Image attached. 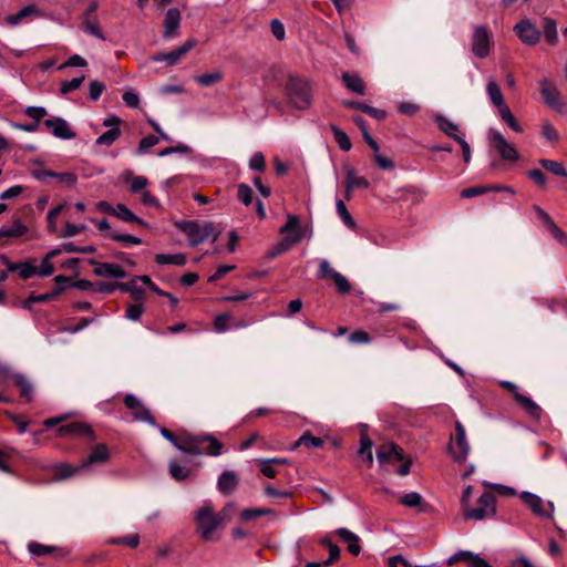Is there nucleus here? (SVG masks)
I'll use <instances>...</instances> for the list:
<instances>
[{
	"label": "nucleus",
	"mask_w": 567,
	"mask_h": 567,
	"mask_svg": "<svg viewBox=\"0 0 567 567\" xmlns=\"http://www.w3.org/2000/svg\"><path fill=\"white\" fill-rule=\"evenodd\" d=\"M196 45V40L190 39L176 50L168 53H158L152 58L155 62H166L168 65L176 64L183 55L190 51Z\"/></svg>",
	"instance_id": "4468645a"
},
{
	"label": "nucleus",
	"mask_w": 567,
	"mask_h": 567,
	"mask_svg": "<svg viewBox=\"0 0 567 567\" xmlns=\"http://www.w3.org/2000/svg\"><path fill=\"white\" fill-rule=\"evenodd\" d=\"M491 40L487 30L478 25L474 29L472 39V51L475 56L484 59L489 54Z\"/></svg>",
	"instance_id": "9d476101"
},
{
	"label": "nucleus",
	"mask_w": 567,
	"mask_h": 567,
	"mask_svg": "<svg viewBox=\"0 0 567 567\" xmlns=\"http://www.w3.org/2000/svg\"><path fill=\"white\" fill-rule=\"evenodd\" d=\"M259 468L260 472L269 478H274L278 473L276 465L270 461V458L260 460Z\"/></svg>",
	"instance_id": "13d9d810"
},
{
	"label": "nucleus",
	"mask_w": 567,
	"mask_h": 567,
	"mask_svg": "<svg viewBox=\"0 0 567 567\" xmlns=\"http://www.w3.org/2000/svg\"><path fill=\"white\" fill-rule=\"evenodd\" d=\"M372 441L367 437L362 436L360 440V449L359 454L364 457V461L368 463L369 466L373 463V454H372Z\"/></svg>",
	"instance_id": "79ce46f5"
},
{
	"label": "nucleus",
	"mask_w": 567,
	"mask_h": 567,
	"mask_svg": "<svg viewBox=\"0 0 567 567\" xmlns=\"http://www.w3.org/2000/svg\"><path fill=\"white\" fill-rule=\"evenodd\" d=\"M82 28L90 35L100 40H105L103 33L100 30V23L96 20L85 19L82 23Z\"/></svg>",
	"instance_id": "8fccbe9b"
},
{
	"label": "nucleus",
	"mask_w": 567,
	"mask_h": 567,
	"mask_svg": "<svg viewBox=\"0 0 567 567\" xmlns=\"http://www.w3.org/2000/svg\"><path fill=\"white\" fill-rule=\"evenodd\" d=\"M539 164L554 175L567 177V172L560 162L543 158Z\"/></svg>",
	"instance_id": "a19ab883"
},
{
	"label": "nucleus",
	"mask_w": 567,
	"mask_h": 567,
	"mask_svg": "<svg viewBox=\"0 0 567 567\" xmlns=\"http://www.w3.org/2000/svg\"><path fill=\"white\" fill-rule=\"evenodd\" d=\"M42 16H43V13H42L41 9L37 4L31 3V4H28L23 8H21L18 13L8 16L6 18V21L10 25L14 27V25H18L19 23H21L25 19H35V18H40Z\"/></svg>",
	"instance_id": "aec40b11"
},
{
	"label": "nucleus",
	"mask_w": 567,
	"mask_h": 567,
	"mask_svg": "<svg viewBox=\"0 0 567 567\" xmlns=\"http://www.w3.org/2000/svg\"><path fill=\"white\" fill-rule=\"evenodd\" d=\"M83 471L82 465L73 466L66 463L55 464L53 473L56 480H66Z\"/></svg>",
	"instance_id": "473e14b6"
},
{
	"label": "nucleus",
	"mask_w": 567,
	"mask_h": 567,
	"mask_svg": "<svg viewBox=\"0 0 567 567\" xmlns=\"http://www.w3.org/2000/svg\"><path fill=\"white\" fill-rule=\"evenodd\" d=\"M58 435L60 437L89 436L92 440L94 439L91 426L82 422H74L59 427Z\"/></svg>",
	"instance_id": "dca6fc26"
},
{
	"label": "nucleus",
	"mask_w": 567,
	"mask_h": 567,
	"mask_svg": "<svg viewBox=\"0 0 567 567\" xmlns=\"http://www.w3.org/2000/svg\"><path fill=\"white\" fill-rule=\"evenodd\" d=\"M110 460V452L105 444L94 446L87 457L81 463L83 471H86L93 464H104Z\"/></svg>",
	"instance_id": "4be33fe9"
},
{
	"label": "nucleus",
	"mask_w": 567,
	"mask_h": 567,
	"mask_svg": "<svg viewBox=\"0 0 567 567\" xmlns=\"http://www.w3.org/2000/svg\"><path fill=\"white\" fill-rule=\"evenodd\" d=\"M238 484L237 474L233 471H225L218 478V489L223 494H230Z\"/></svg>",
	"instance_id": "c756f323"
},
{
	"label": "nucleus",
	"mask_w": 567,
	"mask_h": 567,
	"mask_svg": "<svg viewBox=\"0 0 567 567\" xmlns=\"http://www.w3.org/2000/svg\"><path fill=\"white\" fill-rule=\"evenodd\" d=\"M181 12L176 8H171L166 11L164 18V30L163 37L165 39H171L176 35L177 30L181 25Z\"/></svg>",
	"instance_id": "6ab92c4d"
},
{
	"label": "nucleus",
	"mask_w": 567,
	"mask_h": 567,
	"mask_svg": "<svg viewBox=\"0 0 567 567\" xmlns=\"http://www.w3.org/2000/svg\"><path fill=\"white\" fill-rule=\"evenodd\" d=\"M63 208H64V205H58V206L53 207L52 209H50L47 215L48 230L52 234H55L58 231L56 217L59 216V214L62 212Z\"/></svg>",
	"instance_id": "3c124183"
},
{
	"label": "nucleus",
	"mask_w": 567,
	"mask_h": 567,
	"mask_svg": "<svg viewBox=\"0 0 567 567\" xmlns=\"http://www.w3.org/2000/svg\"><path fill=\"white\" fill-rule=\"evenodd\" d=\"M238 199L246 206L250 205L252 202V190L246 184H240L237 190Z\"/></svg>",
	"instance_id": "4d7b16f0"
},
{
	"label": "nucleus",
	"mask_w": 567,
	"mask_h": 567,
	"mask_svg": "<svg viewBox=\"0 0 567 567\" xmlns=\"http://www.w3.org/2000/svg\"><path fill=\"white\" fill-rule=\"evenodd\" d=\"M272 513L274 512L270 508H248V509L241 511L240 519L243 522H249L254 518L270 515Z\"/></svg>",
	"instance_id": "de8ad7c7"
},
{
	"label": "nucleus",
	"mask_w": 567,
	"mask_h": 567,
	"mask_svg": "<svg viewBox=\"0 0 567 567\" xmlns=\"http://www.w3.org/2000/svg\"><path fill=\"white\" fill-rule=\"evenodd\" d=\"M86 230L85 225H74L71 223H66L62 233L58 236L61 238L74 237Z\"/></svg>",
	"instance_id": "864d4df0"
},
{
	"label": "nucleus",
	"mask_w": 567,
	"mask_h": 567,
	"mask_svg": "<svg viewBox=\"0 0 567 567\" xmlns=\"http://www.w3.org/2000/svg\"><path fill=\"white\" fill-rule=\"evenodd\" d=\"M336 209H337V214L339 215V217L341 218V220L350 228H354L355 227V221L354 219L352 218V216L350 215V213L348 212L347 209V206L346 204L343 203V200L341 199H338L337 203H336Z\"/></svg>",
	"instance_id": "49530a36"
},
{
	"label": "nucleus",
	"mask_w": 567,
	"mask_h": 567,
	"mask_svg": "<svg viewBox=\"0 0 567 567\" xmlns=\"http://www.w3.org/2000/svg\"><path fill=\"white\" fill-rule=\"evenodd\" d=\"M155 260L158 265L183 266L186 264V256L184 254H156Z\"/></svg>",
	"instance_id": "c9c22d12"
},
{
	"label": "nucleus",
	"mask_w": 567,
	"mask_h": 567,
	"mask_svg": "<svg viewBox=\"0 0 567 567\" xmlns=\"http://www.w3.org/2000/svg\"><path fill=\"white\" fill-rule=\"evenodd\" d=\"M42 125L49 131L54 137L60 140H72L75 137V132L71 125L62 117L49 116L42 120Z\"/></svg>",
	"instance_id": "6e6552de"
},
{
	"label": "nucleus",
	"mask_w": 567,
	"mask_h": 567,
	"mask_svg": "<svg viewBox=\"0 0 567 567\" xmlns=\"http://www.w3.org/2000/svg\"><path fill=\"white\" fill-rule=\"evenodd\" d=\"M18 272L23 280L38 276L37 266L30 261L20 262Z\"/></svg>",
	"instance_id": "603ef678"
},
{
	"label": "nucleus",
	"mask_w": 567,
	"mask_h": 567,
	"mask_svg": "<svg viewBox=\"0 0 567 567\" xmlns=\"http://www.w3.org/2000/svg\"><path fill=\"white\" fill-rule=\"evenodd\" d=\"M114 216L118 217L125 223H137L140 225L146 226V223L137 217L131 209H128L123 204H117L114 210Z\"/></svg>",
	"instance_id": "f704fd0d"
},
{
	"label": "nucleus",
	"mask_w": 567,
	"mask_h": 567,
	"mask_svg": "<svg viewBox=\"0 0 567 567\" xmlns=\"http://www.w3.org/2000/svg\"><path fill=\"white\" fill-rule=\"evenodd\" d=\"M105 90V85L100 81H91L89 85V94L90 99L93 101H96L102 95L103 91Z\"/></svg>",
	"instance_id": "680f3d73"
},
{
	"label": "nucleus",
	"mask_w": 567,
	"mask_h": 567,
	"mask_svg": "<svg viewBox=\"0 0 567 567\" xmlns=\"http://www.w3.org/2000/svg\"><path fill=\"white\" fill-rule=\"evenodd\" d=\"M29 228L20 218H16L11 225H4L0 228V237L20 238L28 234Z\"/></svg>",
	"instance_id": "bb28decb"
},
{
	"label": "nucleus",
	"mask_w": 567,
	"mask_h": 567,
	"mask_svg": "<svg viewBox=\"0 0 567 567\" xmlns=\"http://www.w3.org/2000/svg\"><path fill=\"white\" fill-rule=\"evenodd\" d=\"M221 447L223 444L212 435H187L182 439L179 451L192 455L207 453L218 456Z\"/></svg>",
	"instance_id": "f03ea898"
},
{
	"label": "nucleus",
	"mask_w": 567,
	"mask_h": 567,
	"mask_svg": "<svg viewBox=\"0 0 567 567\" xmlns=\"http://www.w3.org/2000/svg\"><path fill=\"white\" fill-rule=\"evenodd\" d=\"M542 135L549 142L560 138L558 131L547 122L542 125Z\"/></svg>",
	"instance_id": "338daca9"
},
{
	"label": "nucleus",
	"mask_w": 567,
	"mask_h": 567,
	"mask_svg": "<svg viewBox=\"0 0 567 567\" xmlns=\"http://www.w3.org/2000/svg\"><path fill=\"white\" fill-rule=\"evenodd\" d=\"M547 229L560 245L567 247V235L555 223H549Z\"/></svg>",
	"instance_id": "e2e57ef3"
},
{
	"label": "nucleus",
	"mask_w": 567,
	"mask_h": 567,
	"mask_svg": "<svg viewBox=\"0 0 567 567\" xmlns=\"http://www.w3.org/2000/svg\"><path fill=\"white\" fill-rule=\"evenodd\" d=\"M117 288L122 291L130 292L136 300H142L144 297V289L137 286V281H134V278L128 282L117 284Z\"/></svg>",
	"instance_id": "ea45409f"
},
{
	"label": "nucleus",
	"mask_w": 567,
	"mask_h": 567,
	"mask_svg": "<svg viewBox=\"0 0 567 567\" xmlns=\"http://www.w3.org/2000/svg\"><path fill=\"white\" fill-rule=\"evenodd\" d=\"M491 189L492 188L488 186H472V187L463 189L461 192V197L462 198H472V197L481 196L485 193L491 192Z\"/></svg>",
	"instance_id": "6e6d98bb"
},
{
	"label": "nucleus",
	"mask_w": 567,
	"mask_h": 567,
	"mask_svg": "<svg viewBox=\"0 0 567 567\" xmlns=\"http://www.w3.org/2000/svg\"><path fill=\"white\" fill-rule=\"evenodd\" d=\"M121 120L117 116H111L104 121V126L109 127L95 142H114L121 136Z\"/></svg>",
	"instance_id": "a878e982"
},
{
	"label": "nucleus",
	"mask_w": 567,
	"mask_h": 567,
	"mask_svg": "<svg viewBox=\"0 0 567 567\" xmlns=\"http://www.w3.org/2000/svg\"><path fill=\"white\" fill-rule=\"evenodd\" d=\"M286 92L290 105L297 110H306L311 105L312 85L310 81L290 76L286 84Z\"/></svg>",
	"instance_id": "7ed1b4c3"
},
{
	"label": "nucleus",
	"mask_w": 567,
	"mask_h": 567,
	"mask_svg": "<svg viewBox=\"0 0 567 567\" xmlns=\"http://www.w3.org/2000/svg\"><path fill=\"white\" fill-rule=\"evenodd\" d=\"M540 94L544 102L551 109L560 110L561 102L557 89L550 83L549 80L543 79L539 81Z\"/></svg>",
	"instance_id": "f3484780"
},
{
	"label": "nucleus",
	"mask_w": 567,
	"mask_h": 567,
	"mask_svg": "<svg viewBox=\"0 0 567 567\" xmlns=\"http://www.w3.org/2000/svg\"><path fill=\"white\" fill-rule=\"evenodd\" d=\"M542 27H543V33H544L545 40L550 45H556L558 42V32H557L556 21L551 18L546 17L543 19Z\"/></svg>",
	"instance_id": "2f4dec72"
},
{
	"label": "nucleus",
	"mask_w": 567,
	"mask_h": 567,
	"mask_svg": "<svg viewBox=\"0 0 567 567\" xmlns=\"http://www.w3.org/2000/svg\"><path fill=\"white\" fill-rule=\"evenodd\" d=\"M143 311H144V308H143L142 303H133L127 307L125 317L128 320L136 321L141 318Z\"/></svg>",
	"instance_id": "774afa93"
},
{
	"label": "nucleus",
	"mask_w": 567,
	"mask_h": 567,
	"mask_svg": "<svg viewBox=\"0 0 567 567\" xmlns=\"http://www.w3.org/2000/svg\"><path fill=\"white\" fill-rule=\"evenodd\" d=\"M514 30L525 44L535 45L540 40V31L529 20L519 21L515 24Z\"/></svg>",
	"instance_id": "f8f14e48"
},
{
	"label": "nucleus",
	"mask_w": 567,
	"mask_h": 567,
	"mask_svg": "<svg viewBox=\"0 0 567 567\" xmlns=\"http://www.w3.org/2000/svg\"><path fill=\"white\" fill-rule=\"evenodd\" d=\"M83 81H84V75H81L79 78H74V79H72L70 81H64L62 83V85H61V92L63 94H66V93H70L72 91H75V90H78L81 86Z\"/></svg>",
	"instance_id": "bf43d9fd"
},
{
	"label": "nucleus",
	"mask_w": 567,
	"mask_h": 567,
	"mask_svg": "<svg viewBox=\"0 0 567 567\" xmlns=\"http://www.w3.org/2000/svg\"><path fill=\"white\" fill-rule=\"evenodd\" d=\"M38 276L49 277L54 272V266L52 261L45 257L40 262V266L37 267Z\"/></svg>",
	"instance_id": "69168bd1"
},
{
	"label": "nucleus",
	"mask_w": 567,
	"mask_h": 567,
	"mask_svg": "<svg viewBox=\"0 0 567 567\" xmlns=\"http://www.w3.org/2000/svg\"><path fill=\"white\" fill-rule=\"evenodd\" d=\"M169 473L176 481H183L188 477L189 470L187 466L179 464L177 461L169 462Z\"/></svg>",
	"instance_id": "c03bdc74"
},
{
	"label": "nucleus",
	"mask_w": 567,
	"mask_h": 567,
	"mask_svg": "<svg viewBox=\"0 0 567 567\" xmlns=\"http://www.w3.org/2000/svg\"><path fill=\"white\" fill-rule=\"evenodd\" d=\"M333 281L336 284V287L341 293H347L351 290V285L347 280V278L341 275L340 272L333 274Z\"/></svg>",
	"instance_id": "0e129e2a"
},
{
	"label": "nucleus",
	"mask_w": 567,
	"mask_h": 567,
	"mask_svg": "<svg viewBox=\"0 0 567 567\" xmlns=\"http://www.w3.org/2000/svg\"><path fill=\"white\" fill-rule=\"evenodd\" d=\"M522 501L533 511V513L543 518H549L554 513L553 502L544 503L542 497L530 492H523L520 494Z\"/></svg>",
	"instance_id": "1a4fd4ad"
},
{
	"label": "nucleus",
	"mask_w": 567,
	"mask_h": 567,
	"mask_svg": "<svg viewBox=\"0 0 567 567\" xmlns=\"http://www.w3.org/2000/svg\"><path fill=\"white\" fill-rule=\"evenodd\" d=\"M344 104L350 107L361 110L377 120H383L385 117V112L383 110L375 109L360 102H346Z\"/></svg>",
	"instance_id": "58836bf2"
},
{
	"label": "nucleus",
	"mask_w": 567,
	"mask_h": 567,
	"mask_svg": "<svg viewBox=\"0 0 567 567\" xmlns=\"http://www.w3.org/2000/svg\"><path fill=\"white\" fill-rule=\"evenodd\" d=\"M372 158L377 166L383 171H392L395 167L394 159L390 153L381 147V144H370Z\"/></svg>",
	"instance_id": "412c9836"
},
{
	"label": "nucleus",
	"mask_w": 567,
	"mask_h": 567,
	"mask_svg": "<svg viewBox=\"0 0 567 567\" xmlns=\"http://www.w3.org/2000/svg\"><path fill=\"white\" fill-rule=\"evenodd\" d=\"M449 450L456 462L464 461L470 452L465 429L458 421L455 423V435L451 436Z\"/></svg>",
	"instance_id": "0eeeda50"
},
{
	"label": "nucleus",
	"mask_w": 567,
	"mask_h": 567,
	"mask_svg": "<svg viewBox=\"0 0 567 567\" xmlns=\"http://www.w3.org/2000/svg\"><path fill=\"white\" fill-rule=\"evenodd\" d=\"M516 401L520 404L522 408L526 410V412L533 419H540L543 412L542 408L538 404H536L529 396L516 393Z\"/></svg>",
	"instance_id": "7c9ffc66"
},
{
	"label": "nucleus",
	"mask_w": 567,
	"mask_h": 567,
	"mask_svg": "<svg viewBox=\"0 0 567 567\" xmlns=\"http://www.w3.org/2000/svg\"><path fill=\"white\" fill-rule=\"evenodd\" d=\"M486 93L489 102L497 109L501 118L514 131L519 132L520 126L516 122L508 105L505 103L504 95L495 80H488Z\"/></svg>",
	"instance_id": "20e7f679"
},
{
	"label": "nucleus",
	"mask_w": 567,
	"mask_h": 567,
	"mask_svg": "<svg viewBox=\"0 0 567 567\" xmlns=\"http://www.w3.org/2000/svg\"><path fill=\"white\" fill-rule=\"evenodd\" d=\"M400 503L406 507H417L422 503V496L416 492L404 494L400 498Z\"/></svg>",
	"instance_id": "5fc2aeb1"
},
{
	"label": "nucleus",
	"mask_w": 567,
	"mask_h": 567,
	"mask_svg": "<svg viewBox=\"0 0 567 567\" xmlns=\"http://www.w3.org/2000/svg\"><path fill=\"white\" fill-rule=\"evenodd\" d=\"M279 233L287 235L284 238H298V243L303 237V231L300 226V220L295 215H289L287 217V221L284 226L280 227Z\"/></svg>",
	"instance_id": "393cba45"
},
{
	"label": "nucleus",
	"mask_w": 567,
	"mask_h": 567,
	"mask_svg": "<svg viewBox=\"0 0 567 567\" xmlns=\"http://www.w3.org/2000/svg\"><path fill=\"white\" fill-rule=\"evenodd\" d=\"M464 563L468 567H491L492 566L489 563H487L478 554H474V553L468 551V550H465Z\"/></svg>",
	"instance_id": "09e8293b"
},
{
	"label": "nucleus",
	"mask_w": 567,
	"mask_h": 567,
	"mask_svg": "<svg viewBox=\"0 0 567 567\" xmlns=\"http://www.w3.org/2000/svg\"><path fill=\"white\" fill-rule=\"evenodd\" d=\"M380 463H395L404 460L402 449L393 443H384L377 451Z\"/></svg>",
	"instance_id": "2eb2a0df"
},
{
	"label": "nucleus",
	"mask_w": 567,
	"mask_h": 567,
	"mask_svg": "<svg viewBox=\"0 0 567 567\" xmlns=\"http://www.w3.org/2000/svg\"><path fill=\"white\" fill-rule=\"evenodd\" d=\"M227 517L226 508L219 513L214 512L210 502H205L204 505L197 511L195 520L198 532L203 539H215V530L223 525Z\"/></svg>",
	"instance_id": "f257e3e1"
},
{
	"label": "nucleus",
	"mask_w": 567,
	"mask_h": 567,
	"mask_svg": "<svg viewBox=\"0 0 567 567\" xmlns=\"http://www.w3.org/2000/svg\"><path fill=\"white\" fill-rule=\"evenodd\" d=\"M478 506L475 508H465L464 516L467 519L483 520L492 517L495 512V497L492 493L485 492L478 498Z\"/></svg>",
	"instance_id": "423d86ee"
},
{
	"label": "nucleus",
	"mask_w": 567,
	"mask_h": 567,
	"mask_svg": "<svg viewBox=\"0 0 567 567\" xmlns=\"http://www.w3.org/2000/svg\"><path fill=\"white\" fill-rule=\"evenodd\" d=\"M298 244V238H281L268 252L267 258L274 259L287 250H289L293 245Z\"/></svg>",
	"instance_id": "72a5a7b5"
},
{
	"label": "nucleus",
	"mask_w": 567,
	"mask_h": 567,
	"mask_svg": "<svg viewBox=\"0 0 567 567\" xmlns=\"http://www.w3.org/2000/svg\"><path fill=\"white\" fill-rule=\"evenodd\" d=\"M13 380L16 384L20 388L21 395L24 396L28 401L32 399V384L28 381V379L21 374H14Z\"/></svg>",
	"instance_id": "37998d69"
},
{
	"label": "nucleus",
	"mask_w": 567,
	"mask_h": 567,
	"mask_svg": "<svg viewBox=\"0 0 567 567\" xmlns=\"http://www.w3.org/2000/svg\"><path fill=\"white\" fill-rule=\"evenodd\" d=\"M109 237L115 241H120L122 245L128 246H137L142 243V240L130 234H120V233H110Z\"/></svg>",
	"instance_id": "a18cd8bd"
},
{
	"label": "nucleus",
	"mask_w": 567,
	"mask_h": 567,
	"mask_svg": "<svg viewBox=\"0 0 567 567\" xmlns=\"http://www.w3.org/2000/svg\"><path fill=\"white\" fill-rule=\"evenodd\" d=\"M224 75L220 70H214L208 73L195 76V81L202 86H210L223 80Z\"/></svg>",
	"instance_id": "4c0bfd02"
},
{
	"label": "nucleus",
	"mask_w": 567,
	"mask_h": 567,
	"mask_svg": "<svg viewBox=\"0 0 567 567\" xmlns=\"http://www.w3.org/2000/svg\"><path fill=\"white\" fill-rule=\"evenodd\" d=\"M175 225L188 237L190 246L206 241L213 234V225L208 221L179 220Z\"/></svg>",
	"instance_id": "39448f33"
},
{
	"label": "nucleus",
	"mask_w": 567,
	"mask_h": 567,
	"mask_svg": "<svg viewBox=\"0 0 567 567\" xmlns=\"http://www.w3.org/2000/svg\"><path fill=\"white\" fill-rule=\"evenodd\" d=\"M489 154L492 156L498 155L509 162L518 157V152L513 147V144H491Z\"/></svg>",
	"instance_id": "c85d7f7f"
},
{
	"label": "nucleus",
	"mask_w": 567,
	"mask_h": 567,
	"mask_svg": "<svg viewBox=\"0 0 567 567\" xmlns=\"http://www.w3.org/2000/svg\"><path fill=\"white\" fill-rule=\"evenodd\" d=\"M124 404L128 410L132 411L133 416L136 421L148 423L152 426L156 425L150 410L146 409L141 402V400L135 395L126 394L124 398Z\"/></svg>",
	"instance_id": "9b49d317"
},
{
	"label": "nucleus",
	"mask_w": 567,
	"mask_h": 567,
	"mask_svg": "<svg viewBox=\"0 0 567 567\" xmlns=\"http://www.w3.org/2000/svg\"><path fill=\"white\" fill-rule=\"evenodd\" d=\"M437 127L444 132L449 137L453 138L455 142H465V135L461 132V128L457 123L452 122L447 117L443 115H436L434 118Z\"/></svg>",
	"instance_id": "a211bd4d"
},
{
	"label": "nucleus",
	"mask_w": 567,
	"mask_h": 567,
	"mask_svg": "<svg viewBox=\"0 0 567 567\" xmlns=\"http://www.w3.org/2000/svg\"><path fill=\"white\" fill-rule=\"evenodd\" d=\"M336 534L340 537L342 542L347 544L348 551L354 556L359 555L361 551L360 538L357 534L352 533L350 529L341 527L336 530Z\"/></svg>",
	"instance_id": "b1692460"
},
{
	"label": "nucleus",
	"mask_w": 567,
	"mask_h": 567,
	"mask_svg": "<svg viewBox=\"0 0 567 567\" xmlns=\"http://www.w3.org/2000/svg\"><path fill=\"white\" fill-rule=\"evenodd\" d=\"M342 81L348 90L359 95H364L365 84L361 76L355 73L344 72L342 73Z\"/></svg>",
	"instance_id": "cd10ccee"
},
{
	"label": "nucleus",
	"mask_w": 567,
	"mask_h": 567,
	"mask_svg": "<svg viewBox=\"0 0 567 567\" xmlns=\"http://www.w3.org/2000/svg\"><path fill=\"white\" fill-rule=\"evenodd\" d=\"M112 543L116 544V545H125V546H128L131 548H135L140 544V536L137 534H130V535H126L124 537H120L117 539H114Z\"/></svg>",
	"instance_id": "052dcab7"
},
{
	"label": "nucleus",
	"mask_w": 567,
	"mask_h": 567,
	"mask_svg": "<svg viewBox=\"0 0 567 567\" xmlns=\"http://www.w3.org/2000/svg\"><path fill=\"white\" fill-rule=\"evenodd\" d=\"M346 187L347 188H368L369 182L364 177L358 176L352 168L347 169L346 173Z\"/></svg>",
	"instance_id": "e433bc0d"
},
{
	"label": "nucleus",
	"mask_w": 567,
	"mask_h": 567,
	"mask_svg": "<svg viewBox=\"0 0 567 567\" xmlns=\"http://www.w3.org/2000/svg\"><path fill=\"white\" fill-rule=\"evenodd\" d=\"M89 264L91 266H94L93 272L99 277H107L115 279H123L127 277L126 271L117 264L99 262L94 259H90Z\"/></svg>",
	"instance_id": "ddd939ff"
},
{
	"label": "nucleus",
	"mask_w": 567,
	"mask_h": 567,
	"mask_svg": "<svg viewBox=\"0 0 567 567\" xmlns=\"http://www.w3.org/2000/svg\"><path fill=\"white\" fill-rule=\"evenodd\" d=\"M25 115L34 120V123L27 125H17L22 131L34 132L42 124V120L48 116V111L42 106H28L24 110Z\"/></svg>",
	"instance_id": "5701e85b"
}]
</instances>
